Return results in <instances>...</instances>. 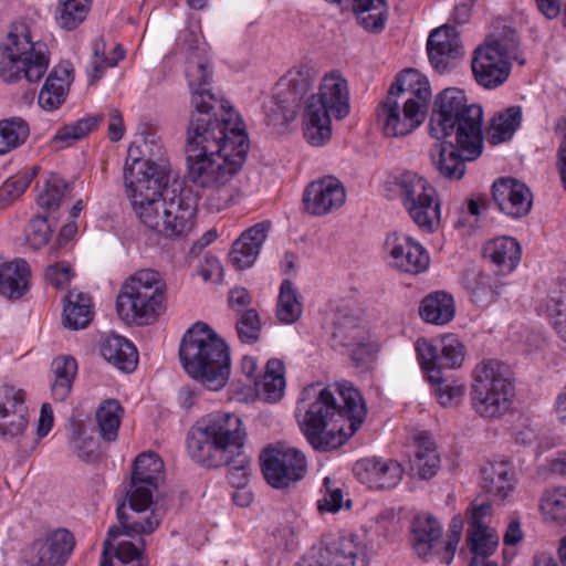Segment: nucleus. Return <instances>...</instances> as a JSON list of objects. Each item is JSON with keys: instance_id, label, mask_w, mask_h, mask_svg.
<instances>
[{"instance_id": "obj_26", "label": "nucleus", "mask_w": 566, "mask_h": 566, "mask_svg": "<svg viewBox=\"0 0 566 566\" xmlns=\"http://www.w3.org/2000/svg\"><path fill=\"white\" fill-rule=\"evenodd\" d=\"M271 223L260 222L245 230L232 245L231 263L239 270L252 266L268 238Z\"/></svg>"}, {"instance_id": "obj_18", "label": "nucleus", "mask_w": 566, "mask_h": 566, "mask_svg": "<svg viewBox=\"0 0 566 566\" xmlns=\"http://www.w3.org/2000/svg\"><path fill=\"white\" fill-rule=\"evenodd\" d=\"M74 545V537L67 530L52 531L24 551L20 566H63Z\"/></svg>"}, {"instance_id": "obj_12", "label": "nucleus", "mask_w": 566, "mask_h": 566, "mask_svg": "<svg viewBox=\"0 0 566 566\" xmlns=\"http://www.w3.org/2000/svg\"><path fill=\"white\" fill-rule=\"evenodd\" d=\"M165 284L154 270H140L123 284L116 311L127 324L145 325L155 318L163 305Z\"/></svg>"}, {"instance_id": "obj_21", "label": "nucleus", "mask_w": 566, "mask_h": 566, "mask_svg": "<svg viewBox=\"0 0 566 566\" xmlns=\"http://www.w3.org/2000/svg\"><path fill=\"white\" fill-rule=\"evenodd\" d=\"M346 199L343 184L333 176L312 181L303 195L305 210L312 216H325L339 209Z\"/></svg>"}, {"instance_id": "obj_63", "label": "nucleus", "mask_w": 566, "mask_h": 566, "mask_svg": "<svg viewBox=\"0 0 566 566\" xmlns=\"http://www.w3.org/2000/svg\"><path fill=\"white\" fill-rule=\"evenodd\" d=\"M108 137L112 142H118L123 138L125 133V126L123 116L119 111L112 108L108 114L107 124Z\"/></svg>"}, {"instance_id": "obj_58", "label": "nucleus", "mask_w": 566, "mask_h": 566, "mask_svg": "<svg viewBox=\"0 0 566 566\" xmlns=\"http://www.w3.org/2000/svg\"><path fill=\"white\" fill-rule=\"evenodd\" d=\"M438 385L436 396L439 403L443 407L455 406L462 399L465 391L462 385H442V381Z\"/></svg>"}, {"instance_id": "obj_64", "label": "nucleus", "mask_w": 566, "mask_h": 566, "mask_svg": "<svg viewBox=\"0 0 566 566\" xmlns=\"http://www.w3.org/2000/svg\"><path fill=\"white\" fill-rule=\"evenodd\" d=\"M223 268L217 258L206 260V265L199 270V275L203 281H220L222 279Z\"/></svg>"}, {"instance_id": "obj_41", "label": "nucleus", "mask_w": 566, "mask_h": 566, "mask_svg": "<svg viewBox=\"0 0 566 566\" xmlns=\"http://www.w3.org/2000/svg\"><path fill=\"white\" fill-rule=\"evenodd\" d=\"M30 126L19 116L0 120V156H4L21 147L29 138Z\"/></svg>"}, {"instance_id": "obj_29", "label": "nucleus", "mask_w": 566, "mask_h": 566, "mask_svg": "<svg viewBox=\"0 0 566 566\" xmlns=\"http://www.w3.org/2000/svg\"><path fill=\"white\" fill-rule=\"evenodd\" d=\"M515 484L514 471L507 462L488 463L481 469V488L497 501H505Z\"/></svg>"}, {"instance_id": "obj_36", "label": "nucleus", "mask_w": 566, "mask_h": 566, "mask_svg": "<svg viewBox=\"0 0 566 566\" xmlns=\"http://www.w3.org/2000/svg\"><path fill=\"white\" fill-rule=\"evenodd\" d=\"M93 317V305L88 294L70 291L65 297L63 322L70 329L85 328Z\"/></svg>"}, {"instance_id": "obj_8", "label": "nucleus", "mask_w": 566, "mask_h": 566, "mask_svg": "<svg viewBox=\"0 0 566 566\" xmlns=\"http://www.w3.org/2000/svg\"><path fill=\"white\" fill-rule=\"evenodd\" d=\"M179 356L186 371L207 388L219 390L227 384L229 348L207 324L196 323L185 333Z\"/></svg>"}, {"instance_id": "obj_37", "label": "nucleus", "mask_w": 566, "mask_h": 566, "mask_svg": "<svg viewBox=\"0 0 566 566\" xmlns=\"http://www.w3.org/2000/svg\"><path fill=\"white\" fill-rule=\"evenodd\" d=\"M419 313L427 323L444 325L454 317V300L446 292H434L422 300Z\"/></svg>"}, {"instance_id": "obj_60", "label": "nucleus", "mask_w": 566, "mask_h": 566, "mask_svg": "<svg viewBox=\"0 0 566 566\" xmlns=\"http://www.w3.org/2000/svg\"><path fill=\"white\" fill-rule=\"evenodd\" d=\"M463 528V520L461 516H454L449 525L448 541L446 544V552L448 554L447 563L450 564L454 557L458 544L461 539Z\"/></svg>"}, {"instance_id": "obj_38", "label": "nucleus", "mask_w": 566, "mask_h": 566, "mask_svg": "<svg viewBox=\"0 0 566 566\" xmlns=\"http://www.w3.org/2000/svg\"><path fill=\"white\" fill-rule=\"evenodd\" d=\"M442 534L440 523L430 515H420L412 522L411 544L419 556H427Z\"/></svg>"}, {"instance_id": "obj_3", "label": "nucleus", "mask_w": 566, "mask_h": 566, "mask_svg": "<svg viewBox=\"0 0 566 566\" xmlns=\"http://www.w3.org/2000/svg\"><path fill=\"white\" fill-rule=\"evenodd\" d=\"M245 436L238 415L212 412L189 429L187 451L193 461L207 468L233 463L228 480L233 486L243 488L248 483L251 465V460L243 454Z\"/></svg>"}, {"instance_id": "obj_14", "label": "nucleus", "mask_w": 566, "mask_h": 566, "mask_svg": "<svg viewBox=\"0 0 566 566\" xmlns=\"http://www.w3.org/2000/svg\"><path fill=\"white\" fill-rule=\"evenodd\" d=\"M168 172L169 164L163 144L154 134L129 146L124 168L125 182L148 181L157 186L158 182H168Z\"/></svg>"}, {"instance_id": "obj_54", "label": "nucleus", "mask_w": 566, "mask_h": 566, "mask_svg": "<svg viewBox=\"0 0 566 566\" xmlns=\"http://www.w3.org/2000/svg\"><path fill=\"white\" fill-rule=\"evenodd\" d=\"M39 167L32 168L8 179L0 188V198L6 200H14L19 198L30 186L38 174Z\"/></svg>"}, {"instance_id": "obj_31", "label": "nucleus", "mask_w": 566, "mask_h": 566, "mask_svg": "<svg viewBox=\"0 0 566 566\" xmlns=\"http://www.w3.org/2000/svg\"><path fill=\"white\" fill-rule=\"evenodd\" d=\"M316 78L315 70L307 64H300L290 69L280 78L275 88L280 94L301 106V101L310 92Z\"/></svg>"}, {"instance_id": "obj_39", "label": "nucleus", "mask_w": 566, "mask_h": 566, "mask_svg": "<svg viewBox=\"0 0 566 566\" xmlns=\"http://www.w3.org/2000/svg\"><path fill=\"white\" fill-rule=\"evenodd\" d=\"M335 335L343 336L348 340V345L357 346L353 352V357L356 360L360 358L358 355H370L378 348L377 344L370 340V335L364 328L358 326L357 319L350 316H344L335 322Z\"/></svg>"}, {"instance_id": "obj_17", "label": "nucleus", "mask_w": 566, "mask_h": 566, "mask_svg": "<svg viewBox=\"0 0 566 566\" xmlns=\"http://www.w3.org/2000/svg\"><path fill=\"white\" fill-rule=\"evenodd\" d=\"M262 473L266 482L275 489L289 488L306 473V458L297 449L275 446L261 454Z\"/></svg>"}, {"instance_id": "obj_35", "label": "nucleus", "mask_w": 566, "mask_h": 566, "mask_svg": "<svg viewBox=\"0 0 566 566\" xmlns=\"http://www.w3.org/2000/svg\"><path fill=\"white\" fill-rule=\"evenodd\" d=\"M467 544L472 554L470 566H497L488 559L499 545V535L493 528L468 530Z\"/></svg>"}, {"instance_id": "obj_2", "label": "nucleus", "mask_w": 566, "mask_h": 566, "mask_svg": "<svg viewBox=\"0 0 566 566\" xmlns=\"http://www.w3.org/2000/svg\"><path fill=\"white\" fill-rule=\"evenodd\" d=\"M297 409L304 411L302 430L306 440L325 452L344 444L366 417L363 397L349 382L339 384L335 390L321 384L305 387Z\"/></svg>"}, {"instance_id": "obj_19", "label": "nucleus", "mask_w": 566, "mask_h": 566, "mask_svg": "<svg viewBox=\"0 0 566 566\" xmlns=\"http://www.w3.org/2000/svg\"><path fill=\"white\" fill-rule=\"evenodd\" d=\"M384 249L389 258L390 266L400 272L416 274L423 272L429 266L430 258L426 249L405 233L388 234Z\"/></svg>"}, {"instance_id": "obj_30", "label": "nucleus", "mask_w": 566, "mask_h": 566, "mask_svg": "<svg viewBox=\"0 0 566 566\" xmlns=\"http://www.w3.org/2000/svg\"><path fill=\"white\" fill-rule=\"evenodd\" d=\"M483 256L499 273L510 274L521 261V245L512 237H499L484 244Z\"/></svg>"}, {"instance_id": "obj_5", "label": "nucleus", "mask_w": 566, "mask_h": 566, "mask_svg": "<svg viewBox=\"0 0 566 566\" xmlns=\"http://www.w3.org/2000/svg\"><path fill=\"white\" fill-rule=\"evenodd\" d=\"M133 209L149 229L169 239L188 238L196 226V205L182 192L163 198L167 182L153 186L148 181L125 182Z\"/></svg>"}, {"instance_id": "obj_7", "label": "nucleus", "mask_w": 566, "mask_h": 566, "mask_svg": "<svg viewBox=\"0 0 566 566\" xmlns=\"http://www.w3.org/2000/svg\"><path fill=\"white\" fill-rule=\"evenodd\" d=\"M431 90L428 78L413 69L402 71L378 111V120L388 137H402L424 120Z\"/></svg>"}, {"instance_id": "obj_1", "label": "nucleus", "mask_w": 566, "mask_h": 566, "mask_svg": "<svg viewBox=\"0 0 566 566\" xmlns=\"http://www.w3.org/2000/svg\"><path fill=\"white\" fill-rule=\"evenodd\" d=\"M187 59L186 76L193 111L187 133V176L202 189L211 211L227 209L238 190L233 185L250 148L239 115L208 88L211 71L207 55L197 46Z\"/></svg>"}, {"instance_id": "obj_13", "label": "nucleus", "mask_w": 566, "mask_h": 566, "mask_svg": "<svg viewBox=\"0 0 566 566\" xmlns=\"http://www.w3.org/2000/svg\"><path fill=\"white\" fill-rule=\"evenodd\" d=\"M401 203L417 227L432 233L439 227L441 207L436 188L421 175L403 171L395 178Z\"/></svg>"}, {"instance_id": "obj_44", "label": "nucleus", "mask_w": 566, "mask_h": 566, "mask_svg": "<svg viewBox=\"0 0 566 566\" xmlns=\"http://www.w3.org/2000/svg\"><path fill=\"white\" fill-rule=\"evenodd\" d=\"M124 409L116 399H107L96 410V421L103 440L113 442L117 439Z\"/></svg>"}, {"instance_id": "obj_45", "label": "nucleus", "mask_w": 566, "mask_h": 566, "mask_svg": "<svg viewBox=\"0 0 566 566\" xmlns=\"http://www.w3.org/2000/svg\"><path fill=\"white\" fill-rule=\"evenodd\" d=\"M413 465L423 479L432 478L439 470V453L433 440L426 434L421 433L416 439Z\"/></svg>"}, {"instance_id": "obj_10", "label": "nucleus", "mask_w": 566, "mask_h": 566, "mask_svg": "<svg viewBox=\"0 0 566 566\" xmlns=\"http://www.w3.org/2000/svg\"><path fill=\"white\" fill-rule=\"evenodd\" d=\"M350 112L346 78L338 72L326 73L318 87L305 102L303 130L306 142L322 147L332 138V118L343 119Z\"/></svg>"}, {"instance_id": "obj_24", "label": "nucleus", "mask_w": 566, "mask_h": 566, "mask_svg": "<svg viewBox=\"0 0 566 566\" xmlns=\"http://www.w3.org/2000/svg\"><path fill=\"white\" fill-rule=\"evenodd\" d=\"M427 51L431 65L438 72H444L463 54L455 28L442 25L433 30L427 41Z\"/></svg>"}, {"instance_id": "obj_28", "label": "nucleus", "mask_w": 566, "mask_h": 566, "mask_svg": "<svg viewBox=\"0 0 566 566\" xmlns=\"http://www.w3.org/2000/svg\"><path fill=\"white\" fill-rule=\"evenodd\" d=\"M164 462L154 452L139 454L133 467L130 488L127 493L151 495L158 488V482L163 478Z\"/></svg>"}, {"instance_id": "obj_23", "label": "nucleus", "mask_w": 566, "mask_h": 566, "mask_svg": "<svg viewBox=\"0 0 566 566\" xmlns=\"http://www.w3.org/2000/svg\"><path fill=\"white\" fill-rule=\"evenodd\" d=\"M429 150L431 165L436 172L449 180H459L465 174V163L475 160L469 158L463 148L452 138L437 139Z\"/></svg>"}, {"instance_id": "obj_52", "label": "nucleus", "mask_w": 566, "mask_h": 566, "mask_svg": "<svg viewBox=\"0 0 566 566\" xmlns=\"http://www.w3.org/2000/svg\"><path fill=\"white\" fill-rule=\"evenodd\" d=\"M546 316L566 349V296L553 295L545 304Z\"/></svg>"}, {"instance_id": "obj_51", "label": "nucleus", "mask_w": 566, "mask_h": 566, "mask_svg": "<svg viewBox=\"0 0 566 566\" xmlns=\"http://www.w3.org/2000/svg\"><path fill=\"white\" fill-rule=\"evenodd\" d=\"M69 192V184L59 175L51 174L44 181L36 197L38 205L46 210H54Z\"/></svg>"}, {"instance_id": "obj_25", "label": "nucleus", "mask_w": 566, "mask_h": 566, "mask_svg": "<svg viewBox=\"0 0 566 566\" xmlns=\"http://www.w3.org/2000/svg\"><path fill=\"white\" fill-rule=\"evenodd\" d=\"M28 426V408L24 392L13 387L0 389V436L15 438L24 432Z\"/></svg>"}, {"instance_id": "obj_16", "label": "nucleus", "mask_w": 566, "mask_h": 566, "mask_svg": "<svg viewBox=\"0 0 566 566\" xmlns=\"http://www.w3.org/2000/svg\"><path fill=\"white\" fill-rule=\"evenodd\" d=\"M416 350L421 369L431 384L443 381L442 368L461 367L465 355L463 344L454 334L442 336L437 345L418 339Z\"/></svg>"}, {"instance_id": "obj_6", "label": "nucleus", "mask_w": 566, "mask_h": 566, "mask_svg": "<svg viewBox=\"0 0 566 566\" xmlns=\"http://www.w3.org/2000/svg\"><path fill=\"white\" fill-rule=\"evenodd\" d=\"M482 119L480 105L469 104L462 90L449 87L436 98L430 135L434 139L454 137L469 158H478L483 150Z\"/></svg>"}, {"instance_id": "obj_57", "label": "nucleus", "mask_w": 566, "mask_h": 566, "mask_svg": "<svg viewBox=\"0 0 566 566\" xmlns=\"http://www.w3.org/2000/svg\"><path fill=\"white\" fill-rule=\"evenodd\" d=\"M492 515V505L488 502L472 503L469 511V528L468 530H484L491 528L489 520Z\"/></svg>"}, {"instance_id": "obj_33", "label": "nucleus", "mask_w": 566, "mask_h": 566, "mask_svg": "<svg viewBox=\"0 0 566 566\" xmlns=\"http://www.w3.org/2000/svg\"><path fill=\"white\" fill-rule=\"evenodd\" d=\"M101 353L105 360L124 373H132L137 366V349L125 337L108 336L102 344Z\"/></svg>"}, {"instance_id": "obj_59", "label": "nucleus", "mask_w": 566, "mask_h": 566, "mask_svg": "<svg viewBox=\"0 0 566 566\" xmlns=\"http://www.w3.org/2000/svg\"><path fill=\"white\" fill-rule=\"evenodd\" d=\"M72 448L78 458L88 461L96 450V442L81 429L75 430L72 436Z\"/></svg>"}, {"instance_id": "obj_61", "label": "nucleus", "mask_w": 566, "mask_h": 566, "mask_svg": "<svg viewBox=\"0 0 566 566\" xmlns=\"http://www.w3.org/2000/svg\"><path fill=\"white\" fill-rule=\"evenodd\" d=\"M555 132L564 134V138L558 147L557 168L560 175L563 187L566 189V115L557 118L555 123Z\"/></svg>"}, {"instance_id": "obj_49", "label": "nucleus", "mask_w": 566, "mask_h": 566, "mask_svg": "<svg viewBox=\"0 0 566 566\" xmlns=\"http://www.w3.org/2000/svg\"><path fill=\"white\" fill-rule=\"evenodd\" d=\"M92 0H60L55 12L56 23L64 30L76 29L87 17Z\"/></svg>"}, {"instance_id": "obj_11", "label": "nucleus", "mask_w": 566, "mask_h": 566, "mask_svg": "<svg viewBox=\"0 0 566 566\" xmlns=\"http://www.w3.org/2000/svg\"><path fill=\"white\" fill-rule=\"evenodd\" d=\"M514 397L512 374L506 364L488 358L475 365L472 370L470 401L478 416L488 420L502 418L511 410Z\"/></svg>"}, {"instance_id": "obj_4", "label": "nucleus", "mask_w": 566, "mask_h": 566, "mask_svg": "<svg viewBox=\"0 0 566 566\" xmlns=\"http://www.w3.org/2000/svg\"><path fill=\"white\" fill-rule=\"evenodd\" d=\"M127 503L118 504V525L111 526L101 566H144L143 538L155 532L161 523L164 511L153 502L151 495L127 493Z\"/></svg>"}, {"instance_id": "obj_53", "label": "nucleus", "mask_w": 566, "mask_h": 566, "mask_svg": "<svg viewBox=\"0 0 566 566\" xmlns=\"http://www.w3.org/2000/svg\"><path fill=\"white\" fill-rule=\"evenodd\" d=\"M323 496L317 501V509L319 512L337 513L343 507L349 510L352 507V500L344 499V492L340 488L333 485L332 480L326 476L323 481Z\"/></svg>"}, {"instance_id": "obj_43", "label": "nucleus", "mask_w": 566, "mask_h": 566, "mask_svg": "<svg viewBox=\"0 0 566 566\" xmlns=\"http://www.w3.org/2000/svg\"><path fill=\"white\" fill-rule=\"evenodd\" d=\"M52 370L54 373L52 397L55 401H64L71 392L76 376V360L69 356L57 357L52 363Z\"/></svg>"}, {"instance_id": "obj_50", "label": "nucleus", "mask_w": 566, "mask_h": 566, "mask_svg": "<svg viewBox=\"0 0 566 566\" xmlns=\"http://www.w3.org/2000/svg\"><path fill=\"white\" fill-rule=\"evenodd\" d=\"M302 314L298 293L290 280H284L280 286L276 305V316L284 324L295 323Z\"/></svg>"}, {"instance_id": "obj_47", "label": "nucleus", "mask_w": 566, "mask_h": 566, "mask_svg": "<svg viewBox=\"0 0 566 566\" xmlns=\"http://www.w3.org/2000/svg\"><path fill=\"white\" fill-rule=\"evenodd\" d=\"M263 109L268 125L282 127L296 118L300 107L275 90L274 95L264 103Z\"/></svg>"}, {"instance_id": "obj_46", "label": "nucleus", "mask_w": 566, "mask_h": 566, "mask_svg": "<svg viewBox=\"0 0 566 566\" xmlns=\"http://www.w3.org/2000/svg\"><path fill=\"white\" fill-rule=\"evenodd\" d=\"M539 510L546 522L555 525L566 524V486L559 485L545 490L541 497Z\"/></svg>"}, {"instance_id": "obj_55", "label": "nucleus", "mask_w": 566, "mask_h": 566, "mask_svg": "<svg viewBox=\"0 0 566 566\" xmlns=\"http://www.w3.org/2000/svg\"><path fill=\"white\" fill-rule=\"evenodd\" d=\"M51 237V228L46 218L36 216L30 220L25 229V239L33 249L44 247Z\"/></svg>"}, {"instance_id": "obj_27", "label": "nucleus", "mask_w": 566, "mask_h": 566, "mask_svg": "<svg viewBox=\"0 0 566 566\" xmlns=\"http://www.w3.org/2000/svg\"><path fill=\"white\" fill-rule=\"evenodd\" d=\"M72 74L73 69L69 63L57 64L51 70L38 97L42 109L52 112L61 107L73 81Z\"/></svg>"}, {"instance_id": "obj_56", "label": "nucleus", "mask_w": 566, "mask_h": 566, "mask_svg": "<svg viewBox=\"0 0 566 566\" xmlns=\"http://www.w3.org/2000/svg\"><path fill=\"white\" fill-rule=\"evenodd\" d=\"M260 318L254 310L244 311L237 323L239 338L243 343H253L259 338Z\"/></svg>"}, {"instance_id": "obj_40", "label": "nucleus", "mask_w": 566, "mask_h": 566, "mask_svg": "<svg viewBox=\"0 0 566 566\" xmlns=\"http://www.w3.org/2000/svg\"><path fill=\"white\" fill-rule=\"evenodd\" d=\"M522 118L523 112L518 105L510 106L496 113L491 120L489 130L491 142L501 144L510 140L521 126Z\"/></svg>"}, {"instance_id": "obj_34", "label": "nucleus", "mask_w": 566, "mask_h": 566, "mask_svg": "<svg viewBox=\"0 0 566 566\" xmlns=\"http://www.w3.org/2000/svg\"><path fill=\"white\" fill-rule=\"evenodd\" d=\"M30 270L24 260L0 265V294L10 300L20 298L29 289Z\"/></svg>"}, {"instance_id": "obj_32", "label": "nucleus", "mask_w": 566, "mask_h": 566, "mask_svg": "<svg viewBox=\"0 0 566 566\" xmlns=\"http://www.w3.org/2000/svg\"><path fill=\"white\" fill-rule=\"evenodd\" d=\"M461 282L472 302L480 307L490 305L499 295L500 284L497 281L478 268L465 270Z\"/></svg>"}, {"instance_id": "obj_42", "label": "nucleus", "mask_w": 566, "mask_h": 566, "mask_svg": "<svg viewBox=\"0 0 566 566\" xmlns=\"http://www.w3.org/2000/svg\"><path fill=\"white\" fill-rule=\"evenodd\" d=\"M103 119L102 115L81 118L60 127L50 140L52 149L60 150L84 138Z\"/></svg>"}, {"instance_id": "obj_15", "label": "nucleus", "mask_w": 566, "mask_h": 566, "mask_svg": "<svg viewBox=\"0 0 566 566\" xmlns=\"http://www.w3.org/2000/svg\"><path fill=\"white\" fill-rule=\"evenodd\" d=\"M517 59V44L513 39L489 40L474 52V78L485 88H495L509 78L512 61Z\"/></svg>"}, {"instance_id": "obj_9", "label": "nucleus", "mask_w": 566, "mask_h": 566, "mask_svg": "<svg viewBox=\"0 0 566 566\" xmlns=\"http://www.w3.org/2000/svg\"><path fill=\"white\" fill-rule=\"evenodd\" d=\"M50 65L45 42L35 39L25 23H13L0 39V81L4 84L40 82Z\"/></svg>"}, {"instance_id": "obj_62", "label": "nucleus", "mask_w": 566, "mask_h": 566, "mask_svg": "<svg viewBox=\"0 0 566 566\" xmlns=\"http://www.w3.org/2000/svg\"><path fill=\"white\" fill-rule=\"evenodd\" d=\"M71 269L65 262L50 265L45 271V276L52 285L60 289L65 286L71 280Z\"/></svg>"}, {"instance_id": "obj_22", "label": "nucleus", "mask_w": 566, "mask_h": 566, "mask_svg": "<svg viewBox=\"0 0 566 566\" xmlns=\"http://www.w3.org/2000/svg\"><path fill=\"white\" fill-rule=\"evenodd\" d=\"M354 474L360 483L369 489L389 490L400 483L403 469L396 460L373 457L357 461Z\"/></svg>"}, {"instance_id": "obj_48", "label": "nucleus", "mask_w": 566, "mask_h": 566, "mask_svg": "<svg viewBox=\"0 0 566 566\" xmlns=\"http://www.w3.org/2000/svg\"><path fill=\"white\" fill-rule=\"evenodd\" d=\"M269 402L279 401L284 394L285 377L284 365L280 359L272 358L266 363V369L256 387Z\"/></svg>"}, {"instance_id": "obj_20", "label": "nucleus", "mask_w": 566, "mask_h": 566, "mask_svg": "<svg viewBox=\"0 0 566 566\" xmlns=\"http://www.w3.org/2000/svg\"><path fill=\"white\" fill-rule=\"evenodd\" d=\"M492 198L499 210L513 219L527 216L533 206L530 188L512 177H502L493 182Z\"/></svg>"}]
</instances>
